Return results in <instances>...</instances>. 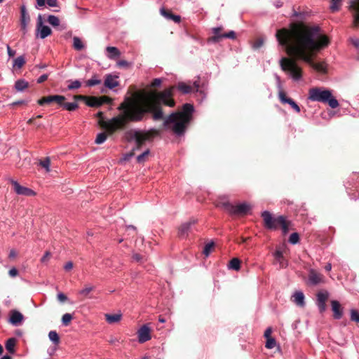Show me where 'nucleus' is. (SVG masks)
<instances>
[{
    "label": "nucleus",
    "instance_id": "33",
    "mask_svg": "<svg viewBox=\"0 0 359 359\" xmlns=\"http://www.w3.org/2000/svg\"><path fill=\"white\" fill-rule=\"evenodd\" d=\"M241 267V262L238 258H233L229 264V269L238 271Z\"/></svg>",
    "mask_w": 359,
    "mask_h": 359
},
{
    "label": "nucleus",
    "instance_id": "39",
    "mask_svg": "<svg viewBox=\"0 0 359 359\" xmlns=\"http://www.w3.org/2000/svg\"><path fill=\"white\" fill-rule=\"evenodd\" d=\"M342 0H331L330 8L332 12L338 11L341 6V2Z\"/></svg>",
    "mask_w": 359,
    "mask_h": 359
},
{
    "label": "nucleus",
    "instance_id": "52",
    "mask_svg": "<svg viewBox=\"0 0 359 359\" xmlns=\"http://www.w3.org/2000/svg\"><path fill=\"white\" fill-rule=\"evenodd\" d=\"M57 300L61 303H64L67 300V297L64 293L60 292L57 294Z\"/></svg>",
    "mask_w": 359,
    "mask_h": 359
},
{
    "label": "nucleus",
    "instance_id": "8",
    "mask_svg": "<svg viewBox=\"0 0 359 359\" xmlns=\"http://www.w3.org/2000/svg\"><path fill=\"white\" fill-rule=\"evenodd\" d=\"M219 206L232 215H245L251 209V205L246 202L234 205L226 201L221 203Z\"/></svg>",
    "mask_w": 359,
    "mask_h": 359
},
{
    "label": "nucleus",
    "instance_id": "28",
    "mask_svg": "<svg viewBox=\"0 0 359 359\" xmlns=\"http://www.w3.org/2000/svg\"><path fill=\"white\" fill-rule=\"evenodd\" d=\"M104 316L107 322L109 324H112L118 323L121 320L122 314L121 313L116 314L107 313Z\"/></svg>",
    "mask_w": 359,
    "mask_h": 359
},
{
    "label": "nucleus",
    "instance_id": "10",
    "mask_svg": "<svg viewBox=\"0 0 359 359\" xmlns=\"http://www.w3.org/2000/svg\"><path fill=\"white\" fill-rule=\"evenodd\" d=\"M37 36L43 39L51 34V29L47 25L43 24L42 18L39 15L38 22L36 25Z\"/></svg>",
    "mask_w": 359,
    "mask_h": 359
},
{
    "label": "nucleus",
    "instance_id": "41",
    "mask_svg": "<svg viewBox=\"0 0 359 359\" xmlns=\"http://www.w3.org/2000/svg\"><path fill=\"white\" fill-rule=\"evenodd\" d=\"M102 83V81L99 79H97L96 76H93L90 79H88L86 82V86L88 87H92L98 84H100Z\"/></svg>",
    "mask_w": 359,
    "mask_h": 359
},
{
    "label": "nucleus",
    "instance_id": "1",
    "mask_svg": "<svg viewBox=\"0 0 359 359\" xmlns=\"http://www.w3.org/2000/svg\"><path fill=\"white\" fill-rule=\"evenodd\" d=\"M276 37L288 55L305 62L318 72H326V66L323 62L316 63L313 61V53L329 43L327 37L320 34L319 27H302L293 30L283 28L277 30Z\"/></svg>",
    "mask_w": 359,
    "mask_h": 359
},
{
    "label": "nucleus",
    "instance_id": "40",
    "mask_svg": "<svg viewBox=\"0 0 359 359\" xmlns=\"http://www.w3.org/2000/svg\"><path fill=\"white\" fill-rule=\"evenodd\" d=\"M107 135L105 133H100L97 135V137L95 140V143L97 144H101L104 143L107 140Z\"/></svg>",
    "mask_w": 359,
    "mask_h": 359
},
{
    "label": "nucleus",
    "instance_id": "48",
    "mask_svg": "<svg viewBox=\"0 0 359 359\" xmlns=\"http://www.w3.org/2000/svg\"><path fill=\"white\" fill-rule=\"evenodd\" d=\"M72 319V316L70 313H65L62 317V323L67 325Z\"/></svg>",
    "mask_w": 359,
    "mask_h": 359
},
{
    "label": "nucleus",
    "instance_id": "27",
    "mask_svg": "<svg viewBox=\"0 0 359 359\" xmlns=\"http://www.w3.org/2000/svg\"><path fill=\"white\" fill-rule=\"evenodd\" d=\"M106 50L108 53L107 57L111 60H114L121 55V52L116 47L107 46Z\"/></svg>",
    "mask_w": 359,
    "mask_h": 359
},
{
    "label": "nucleus",
    "instance_id": "16",
    "mask_svg": "<svg viewBox=\"0 0 359 359\" xmlns=\"http://www.w3.org/2000/svg\"><path fill=\"white\" fill-rule=\"evenodd\" d=\"M329 297V293L327 291L319 292L317 294L316 305L320 313H323L326 309L325 302Z\"/></svg>",
    "mask_w": 359,
    "mask_h": 359
},
{
    "label": "nucleus",
    "instance_id": "37",
    "mask_svg": "<svg viewBox=\"0 0 359 359\" xmlns=\"http://www.w3.org/2000/svg\"><path fill=\"white\" fill-rule=\"evenodd\" d=\"M48 338L55 344H58L60 342V337L56 331H50Z\"/></svg>",
    "mask_w": 359,
    "mask_h": 359
},
{
    "label": "nucleus",
    "instance_id": "63",
    "mask_svg": "<svg viewBox=\"0 0 359 359\" xmlns=\"http://www.w3.org/2000/svg\"><path fill=\"white\" fill-rule=\"evenodd\" d=\"M7 53L9 57H12L15 55V51L12 50L8 45H7Z\"/></svg>",
    "mask_w": 359,
    "mask_h": 359
},
{
    "label": "nucleus",
    "instance_id": "32",
    "mask_svg": "<svg viewBox=\"0 0 359 359\" xmlns=\"http://www.w3.org/2000/svg\"><path fill=\"white\" fill-rule=\"evenodd\" d=\"M177 89L184 94H188L191 92V86L187 85L184 82H179L177 84Z\"/></svg>",
    "mask_w": 359,
    "mask_h": 359
},
{
    "label": "nucleus",
    "instance_id": "58",
    "mask_svg": "<svg viewBox=\"0 0 359 359\" xmlns=\"http://www.w3.org/2000/svg\"><path fill=\"white\" fill-rule=\"evenodd\" d=\"M350 41L352 43V44L357 48H359V39L358 38H354L351 37L350 38Z\"/></svg>",
    "mask_w": 359,
    "mask_h": 359
},
{
    "label": "nucleus",
    "instance_id": "12",
    "mask_svg": "<svg viewBox=\"0 0 359 359\" xmlns=\"http://www.w3.org/2000/svg\"><path fill=\"white\" fill-rule=\"evenodd\" d=\"M137 338L138 341L140 344H143L151 339V329L148 326V325H143L140 329L137 330Z\"/></svg>",
    "mask_w": 359,
    "mask_h": 359
},
{
    "label": "nucleus",
    "instance_id": "23",
    "mask_svg": "<svg viewBox=\"0 0 359 359\" xmlns=\"http://www.w3.org/2000/svg\"><path fill=\"white\" fill-rule=\"evenodd\" d=\"M273 257L278 263L280 268L285 269L288 266V262L283 255V252L280 249H276L273 252Z\"/></svg>",
    "mask_w": 359,
    "mask_h": 359
},
{
    "label": "nucleus",
    "instance_id": "57",
    "mask_svg": "<svg viewBox=\"0 0 359 359\" xmlns=\"http://www.w3.org/2000/svg\"><path fill=\"white\" fill-rule=\"evenodd\" d=\"M222 29V27H221V26L213 27L212 29V32L215 35H222V34H220V32H221Z\"/></svg>",
    "mask_w": 359,
    "mask_h": 359
},
{
    "label": "nucleus",
    "instance_id": "61",
    "mask_svg": "<svg viewBox=\"0 0 359 359\" xmlns=\"http://www.w3.org/2000/svg\"><path fill=\"white\" fill-rule=\"evenodd\" d=\"M46 1L50 7H55L57 6V0H46Z\"/></svg>",
    "mask_w": 359,
    "mask_h": 359
},
{
    "label": "nucleus",
    "instance_id": "18",
    "mask_svg": "<svg viewBox=\"0 0 359 359\" xmlns=\"http://www.w3.org/2000/svg\"><path fill=\"white\" fill-rule=\"evenodd\" d=\"M196 222V219H191L188 222L183 223L179 228V236L182 238L186 237L191 227L195 225Z\"/></svg>",
    "mask_w": 359,
    "mask_h": 359
},
{
    "label": "nucleus",
    "instance_id": "17",
    "mask_svg": "<svg viewBox=\"0 0 359 359\" xmlns=\"http://www.w3.org/2000/svg\"><path fill=\"white\" fill-rule=\"evenodd\" d=\"M278 98L283 104H288L296 112H300V107L298 104L291 98L287 97L283 90L278 92Z\"/></svg>",
    "mask_w": 359,
    "mask_h": 359
},
{
    "label": "nucleus",
    "instance_id": "42",
    "mask_svg": "<svg viewBox=\"0 0 359 359\" xmlns=\"http://www.w3.org/2000/svg\"><path fill=\"white\" fill-rule=\"evenodd\" d=\"M150 151L149 149L144 150L141 154L137 156V161L139 163H144L145 161L146 157L149 154Z\"/></svg>",
    "mask_w": 359,
    "mask_h": 359
},
{
    "label": "nucleus",
    "instance_id": "25",
    "mask_svg": "<svg viewBox=\"0 0 359 359\" xmlns=\"http://www.w3.org/2000/svg\"><path fill=\"white\" fill-rule=\"evenodd\" d=\"M118 76H113L111 74H107L104 79V86L109 89H113L114 88L119 85L117 81Z\"/></svg>",
    "mask_w": 359,
    "mask_h": 359
},
{
    "label": "nucleus",
    "instance_id": "6",
    "mask_svg": "<svg viewBox=\"0 0 359 359\" xmlns=\"http://www.w3.org/2000/svg\"><path fill=\"white\" fill-rule=\"evenodd\" d=\"M262 217L264 219L266 228L276 229L278 226H280L284 233L288 231V226L283 216L273 217L270 212L264 210L262 212Z\"/></svg>",
    "mask_w": 359,
    "mask_h": 359
},
{
    "label": "nucleus",
    "instance_id": "30",
    "mask_svg": "<svg viewBox=\"0 0 359 359\" xmlns=\"http://www.w3.org/2000/svg\"><path fill=\"white\" fill-rule=\"evenodd\" d=\"M28 82L25 79H19L15 83V89L18 92H22L28 87Z\"/></svg>",
    "mask_w": 359,
    "mask_h": 359
},
{
    "label": "nucleus",
    "instance_id": "34",
    "mask_svg": "<svg viewBox=\"0 0 359 359\" xmlns=\"http://www.w3.org/2000/svg\"><path fill=\"white\" fill-rule=\"evenodd\" d=\"M61 106L63 107L66 110L69 111H73L79 107V104L76 102L66 103L62 102V104Z\"/></svg>",
    "mask_w": 359,
    "mask_h": 359
},
{
    "label": "nucleus",
    "instance_id": "45",
    "mask_svg": "<svg viewBox=\"0 0 359 359\" xmlns=\"http://www.w3.org/2000/svg\"><path fill=\"white\" fill-rule=\"evenodd\" d=\"M299 241V236L297 233L294 232L291 233L289 238V243L295 245L297 244Z\"/></svg>",
    "mask_w": 359,
    "mask_h": 359
},
{
    "label": "nucleus",
    "instance_id": "55",
    "mask_svg": "<svg viewBox=\"0 0 359 359\" xmlns=\"http://www.w3.org/2000/svg\"><path fill=\"white\" fill-rule=\"evenodd\" d=\"M50 257V252H48V251L46 252L45 254L43 255V256L41 257V262L42 263L47 262L49 260Z\"/></svg>",
    "mask_w": 359,
    "mask_h": 359
},
{
    "label": "nucleus",
    "instance_id": "43",
    "mask_svg": "<svg viewBox=\"0 0 359 359\" xmlns=\"http://www.w3.org/2000/svg\"><path fill=\"white\" fill-rule=\"evenodd\" d=\"M81 83L79 80L71 81L70 83L68 85V90H74L78 89L81 87Z\"/></svg>",
    "mask_w": 359,
    "mask_h": 359
},
{
    "label": "nucleus",
    "instance_id": "35",
    "mask_svg": "<svg viewBox=\"0 0 359 359\" xmlns=\"http://www.w3.org/2000/svg\"><path fill=\"white\" fill-rule=\"evenodd\" d=\"M73 47L77 50H81L84 48L83 42L78 36L73 38Z\"/></svg>",
    "mask_w": 359,
    "mask_h": 359
},
{
    "label": "nucleus",
    "instance_id": "49",
    "mask_svg": "<svg viewBox=\"0 0 359 359\" xmlns=\"http://www.w3.org/2000/svg\"><path fill=\"white\" fill-rule=\"evenodd\" d=\"M351 319L353 321L359 323V313L357 311L352 309L351 311Z\"/></svg>",
    "mask_w": 359,
    "mask_h": 359
},
{
    "label": "nucleus",
    "instance_id": "31",
    "mask_svg": "<svg viewBox=\"0 0 359 359\" xmlns=\"http://www.w3.org/2000/svg\"><path fill=\"white\" fill-rule=\"evenodd\" d=\"M161 13L165 16L167 19L168 20H172L175 22H180V15H173L172 13H170L168 12H167L165 9L163 8H161Z\"/></svg>",
    "mask_w": 359,
    "mask_h": 359
},
{
    "label": "nucleus",
    "instance_id": "3",
    "mask_svg": "<svg viewBox=\"0 0 359 359\" xmlns=\"http://www.w3.org/2000/svg\"><path fill=\"white\" fill-rule=\"evenodd\" d=\"M194 107L193 104L186 103L179 111L172 112L163 123L165 130H171L177 137L183 136L193 118Z\"/></svg>",
    "mask_w": 359,
    "mask_h": 359
},
{
    "label": "nucleus",
    "instance_id": "50",
    "mask_svg": "<svg viewBox=\"0 0 359 359\" xmlns=\"http://www.w3.org/2000/svg\"><path fill=\"white\" fill-rule=\"evenodd\" d=\"M236 32L233 30L229 31V32L224 33L222 34L223 38H227L230 39H236Z\"/></svg>",
    "mask_w": 359,
    "mask_h": 359
},
{
    "label": "nucleus",
    "instance_id": "20",
    "mask_svg": "<svg viewBox=\"0 0 359 359\" xmlns=\"http://www.w3.org/2000/svg\"><path fill=\"white\" fill-rule=\"evenodd\" d=\"M109 100L108 97H86V104L90 107H97L101 106L104 102H109Z\"/></svg>",
    "mask_w": 359,
    "mask_h": 359
},
{
    "label": "nucleus",
    "instance_id": "47",
    "mask_svg": "<svg viewBox=\"0 0 359 359\" xmlns=\"http://www.w3.org/2000/svg\"><path fill=\"white\" fill-rule=\"evenodd\" d=\"M276 341L275 339L271 337V338H268L266 339L265 346L267 348L271 349V348H274L276 346Z\"/></svg>",
    "mask_w": 359,
    "mask_h": 359
},
{
    "label": "nucleus",
    "instance_id": "54",
    "mask_svg": "<svg viewBox=\"0 0 359 359\" xmlns=\"http://www.w3.org/2000/svg\"><path fill=\"white\" fill-rule=\"evenodd\" d=\"M162 79L160 78L154 79L151 83V86L153 87H158L161 85Z\"/></svg>",
    "mask_w": 359,
    "mask_h": 359
},
{
    "label": "nucleus",
    "instance_id": "56",
    "mask_svg": "<svg viewBox=\"0 0 359 359\" xmlns=\"http://www.w3.org/2000/svg\"><path fill=\"white\" fill-rule=\"evenodd\" d=\"M8 274L12 278H15L18 276V271L17 270L16 268L13 267L11 269L9 270L8 271Z\"/></svg>",
    "mask_w": 359,
    "mask_h": 359
},
{
    "label": "nucleus",
    "instance_id": "5",
    "mask_svg": "<svg viewBox=\"0 0 359 359\" xmlns=\"http://www.w3.org/2000/svg\"><path fill=\"white\" fill-rule=\"evenodd\" d=\"M128 137L130 141L133 142L135 145L133 151L140 149L147 142L152 140L151 134L149 131L142 130H131L128 133Z\"/></svg>",
    "mask_w": 359,
    "mask_h": 359
},
{
    "label": "nucleus",
    "instance_id": "2",
    "mask_svg": "<svg viewBox=\"0 0 359 359\" xmlns=\"http://www.w3.org/2000/svg\"><path fill=\"white\" fill-rule=\"evenodd\" d=\"M118 109L123 111V115L114 117L102 125L111 134L123 127L128 121H141L147 113L153 112V118L155 121L161 120L163 117L161 107L154 104L150 100L132 101L127 98L120 104Z\"/></svg>",
    "mask_w": 359,
    "mask_h": 359
},
{
    "label": "nucleus",
    "instance_id": "51",
    "mask_svg": "<svg viewBox=\"0 0 359 359\" xmlns=\"http://www.w3.org/2000/svg\"><path fill=\"white\" fill-rule=\"evenodd\" d=\"M194 86L196 88L197 93H199L201 95H202L203 97H205L204 91L202 90H200V88H200L199 81H195L194 82Z\"/></svg>",
    "mask_w": 359,
    "mask_h": 359
},
{
    "label": "nucleus",
    "instance_id": "62",
    "mask_svg": "<svg viewBox=\"0 0 359 359\" xmlns=\"http://www.w3.org/2000/svg\"><path fill=\"white\" fill-rule=\"evenodd\" d=\"M46 0H36V8L37 9H40L41 7L45 5Z\"/></svg>",
    "mask_w": 359,
    "mask_h": 359
},
{
    "label": "nucleus",
    "instance_id": "14",
    "mask_svg": "<svg viewBox=\"0 0 359 359\" xmlns=\"http://www.w3.org/2000/svg\"><path fill=\"white\" fill-rule=\"evenodd\" d=\"M65 100V97L60 95H50L42 97L38 100V104L43 105L44 104H49L52 102H57L60 106L62 104V102Z\"/></svg>",
    "mask_w": 359,
    "mask_h": 359
},
{
    "label": "nucleus",
    "instance_id": "26",
    "mask_svg": "<svg viewBox=\"0 0 359 359\" xmlns=\"http://www.w3.org/2000/svg\"><path fill=\"white\" fill-rule=\"evenodd\" d=\"M23 318H24L23 315L20 312H19L18 311L14 310V311H12L11 313L9 322L12 325L17 326L18 324H20L22 321Z\"/></svg>",
    "mask_w": 359,
    "mask_h": 359
},
{
    "label": "nucleus",
    "instance_id": "4",
    "mask_svg": "<svg viewBox=\"0 0 359 359\" xmlns=\"http://www.w3.org/2000/svg\"><path fill=\"white\" fill-rule=\"evenodd\" d=\"M308 99L312 102L327 104L331 108L339 106L337 100L332 95L331 90L322 88H313L309 91Z\"/></svg>",
    "mask_w": 359,
    "mask_h": 359
},
{
    "label": "nucleus",
    "instance_id": "19",
    "mask_svg": "<svg viewBox=\"0 0 359 359\" xmlns=\"http://www.w3.org/2000/svg\"><path fill=\"white\" fill-rule=\"evenodd\" d=\"M323 280L322 274L317 273L315 270L311 269L309 273L308 283L310 285H316Z\"/></svg>",
    "mask_w": 359,
    "mask_h": 359
},
{
    "label": "nucleus",
    "instance_id": "7",
    "mask_svg": "<svg viewBox=\"0 0 359 359\" xmlns=\"http://www.w3.org/2000/svg\"><path fill=\"white\" fill-rule=\"evenodd\" d=\"M173 89L174 86H171L165 89L162 92L155 94L154 97L149 100L154 104L160 107L161 104H163L170 107H173L175 104V100L172 98Z\"/></svg>",
    "mask_w": 359,
    "mask_h": 359
},
{
    "label": "nucleus",
    "instance_id": "24",
    "mask_svg": "<svg viewBox=\"0 0 359 359\" xmlns=\"http://www.w3.org/2000/svg\"><path fill=\"white\" fill-rule=\"evenodd\" d=\"M331 306L334 318L337 320L341 319L343 316V311L339 302L337 300H332L331 302Z\"/></svg>",
    "mask_w": 359,
    "mask_h": 359
},
{
    "label": "nucleus",
    "instance_id": "38",
    "mask_svg": "<svg viewBox=\"0 0 359 359\" xmlns=\"http://www.w3.org/2000/svg\"><path fill=\"white\" fill-rule=\"evenodd\" d=\"M48 22L50 25H51L53 27H60V20L59 18L53 15H50L48 17Z\"/></svg>",
    "mask_w": 359,
    "mask_h": 359
},
{
    "label": "nucleus",
    "instance_id": "15",
    "mask_svg": "<svg viewBox=\"0 0 359 359\" xmlns=\"http://www.w3.org/2000/svg\"><path fill=\"white\" fill-rule=\"evenodd\" d=\"M20 10V27L23 34H25L27 32V26L30 21V17L25 6H22Z\"/></svg>",
    "mask_w": 359,
    "mask_h": 359
},
{
    "label": "nucleus",
    "instance_id": "59",
    "mask_svg": "<svg viewBox=\"0 0 359 359\" xmlns=\"http://www.w3.org/2000/svg\"><path fill=\"white\" fill-rule=\"evenodd\" d=\"M275 78H276V85H277L278 88L279 89V91L280 90H282V85H281V81H280V76L278 75H277V74H275Z\"/></svg>",
    "mask_w": 359,
    "mask_h": 359
},
{
    "label": "nucleus",
    "instance_id": "29",
    "mask_svg": "<svg viewBox=\"0 0 359 359\" xmlns=\"http://www.w3.org/2000/svg\"><path fill=\"white\" fill-rule=\"evenodd\" d=\"M16 344V339L14 337L9 338L6 341V349L11 353L14 354L15 352V346Z\"/></svg>",
    "mask_w": 359,
    "mask_h": 359
},
{
    "label": "nucleus",
    "instance_id": "60",
    "mask_svg": "<svg viewBox=\"0 0 359 359\" xmlns=\"http://www.w3.org/2000/svg\"><path fill=\"white\" fill-rule=\"evenodd\" d=\"M47 79H48V74H42L41 76H40L38 78L37 83H41L43 81H45Z\"/></svg>",
    "mask_w": 359,
    "mask_h": 359
},
{
    "label": "nucleus",
    "instance_id": "11",
    "mask_svg": "<svg viewBox=\"0 0 359 359\" xmlns=\"http://www.w3.org/2000/svg\"><path fill=\"white\" fill-rule=\"evenodd\" d=\"M11 183L13 187L15 192L18 195L31 196H34L36 193L31 189L21 186L17 181L11 180Z\"/></svg>",
    "mask_w": 359,
    "mask_h": 359
},
{
    "label": "nucleus",
    "instance_id": "46",
    "mask_svg": "<svg viewBox=\"0 0 359 359\" xmlns=\"http://www.w3.org/2000/svg\"><path fill=\"white\" fill-rule=\"evenodd\" d=\"M40 165L46 169V172L50 171V161L48 157L46 158L43 161L40 162Z\"/></svg>",
    "mask_w": 359,
    "mask_h": 359
},
{
    "label": "nucleus",
    "instance_id": "13",
    "mask_svg": "<svg viewBox=\"0 0 359 359\" xmlns=\"http://www.w3.org/2000/svg\"><path fill=\"white\" fill-rule=\"evenodd\" d=\"M349 10L352 13L353 21V25L355 27H359V0H353L350 2Z\"/></svg>",
    "mask_w": 359,
    "mask_h": 359
},
{
    "label": "nucleus",
    "instance_id": "22",
    "mask_svg": "<svg viewBox=\"0 0 359 359\" xmlns=\"http://www.w3.org/2000/svg\"><path fill=\"white\" fill-rule=\"evenodd\" d=\"M95 288V287L91 284H86L84 287L79 291L78 294L81 296L83 299H95L91 294Z\"/></svg>",
    "mask_w": 359,
    "mask_h": 359
},
{
    "label": "nucleus",
    "instance_id": "36",
    "mask_svg": "<svg viewBox=\"0 0 359 359\" xmlns=\"http://www.w3.org/2000/svg\"><path fill=\"white\" fill-rule=\"evenodd\" d=\"M25 63V59L24 56L20 55L14 60L13 67L20 69L24 65Z\"/></svg>",
    "mask_w": 359,
    "mask_h": 359
},
{
    "label": "nucleus",
    "instance_id": "53",
    "mask_svg": "<svg viewBox=\"0 0 359 359\" xmlns=\"http://www.w3.org/2000/svg\"><path fill=\"white\" fill-rule=\"evenodd\" d=\"M222 35H215L213 36H212L210 39H209V42H212V43H217L220 41L221 39H222Z\"/></svg>",
    "mask_w": 359,
    "mask_h": 359
},
{
    "label": "nucleus",
    "instance_id": "64",
    "mask_svg": "<svg viewBox=\"0 0 359 359\" xmlns=\"http://www.w3.org/2000/svg\"><path fill=\"white\" fill-rule=\"evenodd\" d=\"M133 151L130 152V153H128V154H126L123 158V159L124 161H129L134 155V153H133Z\"/></svg>",
    "mask_w": 359,
    "mask_h": 359
},
{
    "label": "nucleus",
    "instance_id": "21",
    "mask_svg": "<svg viewBox=\"0 0 359 359\" xmlns=\"http://www.w3.org/2000/svg\"><path fill=\"white\" fill-rule=\"evenodd\" d=\"M291 301L297 306L303 308L305 306V296L302 291H295L291 296Z\"/></svg>",
    "mask_w": 359,
    "mask_h": 359
},
{
    "label": "nucleus",
    "instance_id": "9",
    "mask_svg": "<svg viewBox=\"0 0 359 359\" xmlns=\"http://www.w3.org/2000/svg\"><path fill=\"white\" fill-rule=\"evenodd\" d=\"M280 65L282 70L290 72L293 80L299 81L302 79V69L297 66L294 60L282 57L280 60Z\"/></svg>",
    "mask_w": 359,
    "mask_h": 359
},
{
    "label": "nucleus",
    "instance_id": "44",
    "mask_svg": "<svg viewBox=\"0 0 359 359\" xmlns=\"http://www.w3.org/2000/svg\"><path fill=\"white\" fill-rule=\"evenodd\" d=\"M213 246H214L213 242H210L205 245L203 252L206 257L209 256V255L211 252L212 249L213 248Z\"/></svg>",
    "mask_w": 359,
    "mask_h": 359
}]
</instances>
